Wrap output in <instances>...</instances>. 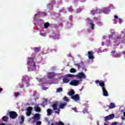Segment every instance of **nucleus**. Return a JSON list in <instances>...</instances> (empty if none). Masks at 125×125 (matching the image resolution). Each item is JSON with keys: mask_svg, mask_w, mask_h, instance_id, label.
<instances>
[{"mask_svg": "<svg viewBox=\"0 0 125 125\" xmlns=\"http://www.w3.org/2000/svg\"><path fill=\"white\" fill-rule=\"evenodd\" d=\"M27 65H28V68L30 69H36V62H34V58L29 57L28 58Z\"/></svg>", "mask_w": 125, "mask_h": 125, "instance_id": "obj_1", "label": "nucleus"}, {"mask_svg": "<svg viewBox=\"0 0 125 125\" xmlns=\"http://www.w3.org/2000/svg\"><path fill=\"white\" fill-rule=\"evenodd\" d=\"M76 78H78V79H80V80H82V79H86V76H85V75L83 72H79L78 73L77 75H76Z\"/></svg>", "mask_w": 125, "mask_h": 125, "instance_id": "obj_2", "label": "nucleus"}, {"mask_svg": "<svg viewBox=\"0 0 125 125\" xmlns=\"http://www.w3.org/2000/svg\"><path fill=\"white\" fill-rule=\"evenodd\" d=\"M95 83H96V84L99 83L100 86H101L102 89L103 88H105V82H104V81H99V80H96Z\"/></svg>", "mask_w": 125, "mask_h": 125, "instance_id": "obj_3", "label": "nucleus"}, {"mask_svg": "<svg viewBox=\"0 0 125 125\" xmlns=\"http://www.w3.org/2000/svg\"><path fill=\"white\" fill-rule=\"evenodd\" d=\"M9 116L11 119H16L18 114H17V113L15 111H11L9 112Z\"/></svg>", "mask_w": 125, "mask_h": 125, "instance_id": "obj_4", "label": "nucleus"}, {"mask_svg": "<svg viewBox=\"0 0 125 125\" xmlns=\"http://www.w3.org/2000/svg\"><path fill=\"white\" fill-rule=\"evenodd\" d=\"M80 83V80H72L70 83L69 84L70 85H74V86H77Z\"/></svg>", "mask_w": 125, "mask_h": 125, "instance_id": "obj_5", "label": "nucleus"}, {"mask_svg": "<svg viewBox=\"0 0 125 125\" xmlns=\"http://www.w3.org/2000/svg\"><path fill=\"white\" fill-rule=\"evenodd\" d=\"M71 98L74 101H75L76 102H78V101H80V95L78 94L74 95V96H72L71 97Z\"/></svg>", "mask_w": 125, "mask_h": 125, "instance_id": "obj_6", "label": "nucleus"}, {"mask_svg": "<svg viewBox=\"0 0 125 125\" xmlns=\"http://www.w3.org/2000/svg\"><path fill=\"white\" fill-rule=\"evenodd\" d=\"M111 54L113 57H115V58H119V57H121L122 55H121V53H117L116 54V51H113L111 52Z\"/></svg>", "mask_w": 125, "mask_h": 125, "instance_id": "obj_7", "label": "nucleus"}, {"mask_svg": "<svg viewBox=\"0 0 125 125\" xmlns=\"http://www.w3.org/2000/svg\"><path fill=\"white\" fill-rule=\"evenodd\" d=\"M87 21L88 23L90 24V28L92 30H94V23L92 22V21L90 20L89 19H87Z\"/></svg>", "mask_w": 125, "mask_h": 125, "instance_id": "obj_8", "label": "nucleus"}, {"mask_svg": "<svg viewBox=\"0 0 125 125\" xmlns=\"http://www.w3.org/2000/svg\"><path fill=\"white\" fill-rule=\"evenodd\" d=\"M88 58L90 60L94 59V56H93V51H88Z\"/></svg>", "mask_w": 125, "mask_h": 125, "instance_id": "obj_9", "label": "nucleus"}, {"mask_svg": "<svg viewBox=\"0 0 125 125\" xmlns=\"http://www.w3.org/2000/svg\"><path fill=\"white\" fill-rule=\"evenodd\" d=\"M122 39V35H120V36H119L118 37H117L115 41V43H116V44L118 45V44H119L120 43V40Z\"/></svg>", "mask_w": 125, "mask_h": 125, "instance_id": "obj_10", "label": "nucleus"}, {"mask_svg": "<svg viewBox=\"0 0 125 125\" xmlns=\"http://www.w3.org/2000/svg\"><path fill=\"white\" fill-rule=\"evenodd\" d=\"M47 76L49 79H53L55 77V73L54 72H49Z\"/></svg>", "mask_w": 125, "mask_h": 125, "instance_id": "obj_11", "label": "nucleus"}, {"mask_svg": "<svg viewBox=\"0 0 125 125\" xmlns=\"http://www.w3.org/2000/svg\"><path fill=\"white\" fill-rule=\"evenodd\" d=\"M41 115L39 113H36L34 115V117L32 119L35 120L36 121H39L40 119Z\"/></svg>", "mask_w": 125, "mask_h": 125, "instance_id": "obj_12", "label": "nucleus"}, {"mask_svg": "<svg viewBox=\"0 0 125 125\" xmlns=\"http://www.w3.org/2000/svg\"><path fill=\"white\" fill-rule=\"evenodd\" d=\"M34 110H35V112H38V113L41 112V111H42V109H41V107H39L38 105H35L34 106Z\"/></svg>", "mask_w": 125, "mask_h": 125, "instance_id": "obj_13", "label": "nucleus"}, {"mask_svg": "<svg viewBox=\"0 0 125 125\" xmlns=\"http://www.w3.org/2000/svg\"><path fill=\"white\" fill-rule=\"evenodd\" d=\"M115 19L116 20V21L119 22V23L122 24V22H123V19L119 18V17L117 15L114 16Z\"/></svg>", "mask_w": 125, "mask_h": 125, "instance_id": "obj_14", "label": "nucleus"}, {"mask_svg": "<svg viewBox=\"0 0 125 125\" xmlns=\"http://www.w3.org/2000/svg\"><path fill=\"white\" fill-rule=\"evenodd\" d=\"M102 90L104 96H108V95H109L108 91H107V90H106L105 88H103Z\"/></svg>", "mask_w": 125, "mask_h": 125, "instance_id": "obj_15", "label": "nucleus"}, {"mask_svg": "<svg viewBox=\"0 0 125 125\" xmlns=\"http://www.w3.org/2000/svg\"><path fill=\"white\" fill-rule=\"evenodd\" d=\"M62 83H70V80L67 78H63L62 79Z\"/></svg>", "mask_w": 125, "mask_h": 125, "instance_id": "obj_16", "label": "nucleus"}, {"mask_svg": "<svg viewBox=\"0 0 125 125\" xmlns=\"http://www.w3.org/2000/svg\"><path fill=\"white\" fill-rule=\"evenodd\" d=\"M67 94L72 97V96H74V94H75V91H74V90L71 89L69 92H67Z\"/></svg>", "mask_w": 125, "mask_h": 125, "instance_id": "obj_17", "label": "nucleus"}, {"mask_svg": "<svg viewBox=\"0 0 125 125\" xmlns=\"http://www.w3.org/2000/svg\"><path fill=\"white\" fill-rule=\"evenodd\" d=\"M110 32L112 34V35H110V39H113V38H114V37L116 36V34H115V31L113 29H111Z\"/></svg>", "mask_w": 125, "mask_h": 125, "instance_id": "obj_18", "label": "nucleus"}, {"mask_svg": "<svg viewBox=\"0 0 125 125\" xmlns=\"http://www.w3.org/2000/svg\"><path fill=\"white\" fill-rule=\"evenodd\" d=\"M29 81H30V79L27 75H25L22 79L23 82H28Z\"/></svg>", "mask_w": 125, "mask_h": 125, "instance_id": "obj_19", "label": "nucleus"}, {"mask_svg": "<svg viewBox=\"0 0 125 125\" xmlns=\"http://www.w3.org/2000/svg\"><path fill=\"white\" fill-rule=\"evenodd\" d=\"M67 105V103H63V104H61L59 106V109H64V107Z\"/></svg>", "mask_w": 125, "mask_h": 125, "instance_id": "obj_20", "label": "nucleus"}, {"mask_svg": "<svg viewBox=\"0 0 125 125\" xmlns=\"http://www.w3.org/2000/svg\"><path fill=\"white\" fill-rule=\"evenodd\" d=\"M46 112L47 113V116H51V114H52V110L50 108H48Z\"/></svg>", "mask_w": 125, "mask_h": 125, "instance_id": "obj_21", "label": "nucleus"}, {"mask_svg": "<svg viewBox=\"0 0 125 125\" xmlns=\"http://www.w3.org/2000/svg\"><path fill=\"white\" fill-rule=\"evenodd\" d=\"M33 49L36 53H37V52H39V51H41L40 47H35L33 48Z\"/></svg>", "mask_w": 125, "mask_h": 125, "instance_id": "obj_22", "label": "nucleus"}, {"mask_svg": "<svg viewBox=\"0 0 125 125\" xmlns=\"http://www.w3.org/2000/svg\"><path fill=\"white\" fill-rule=\"evenodd\" d=\"M116 107V104L114 103H111L110 104V109H113Z\"/></svg>", "mask_w": 125, "mask_h": 125, "instance_id": "obj_23", "label": "nucleus"}, {"mask_svg": "<svg viewBox=\"0 0 125 125\" xmlns=\"http://www.w3.org/2000/svg\"><path fill=\"white\" fill-rule=\"evenodd\" d=\"M38 15H43V16H46V15H47V13H45V12H39L38 13Z\"/></svg>", "mask_w": 125, "mask_h": 125, "instance_id": "obj_24", "label": "nucleus"}, {"mask_svg": "<svg viewBox=\"0 0 125 125\" xmlns=\"http://www.w3.org/2000/svg\"><path fill=\"white\" fill-rule=\"evenodd\" d=\"M104 121V122H106V123H107V121H110V115H109L105 117Z\"/></svg>", "mask_w": 125, "mask_h": 125, "instance_id": "obj_25", "label": "nucleus"}, {"mask_svg": "<svg viewBox=\"0 0 125 125\" xmlns=\"http://www.w3.org/2000/svg\"><path fill=\"white\" fill-rule=\"evenodd\" d=\"M78 67H79V68H84V65L83 62H81L80 65H78Z\"/></svg>", "mask_w": 125, "mask_h": 125, "instance_id": "obj_26", "label": "nucleus"}, {"mask_svg": "<svg viewBox=\"0 0 125 125\" xmlns=\"http://www.w3.org/2000/svg\"><path fill=\"white\" fill-rule=\"evenodd\" d=\"M66 78H73V77H75V75L71 74H66L65 75Z\"/></svg>", "mask_w": 125, "mask_h": 125, "instance_id": "obj_27", "label": "nucleus"}, {"mask_svg": "<svg viewBox=\"0 0 125 125\" xmlns=\"http://www.w3.org/2000/svg\"><path fill=\"white\" fill-rule=\"evenodd\" d=\"M2 119L4 122H7V121H8V117L5 116L2 117Z\"/></svg>", "mask_w": 125, "mask_h": 125, "instance_id": "obj_28", "label": "nucleus"}, {"mask_svg": "<svg viewBox=\"0 0 125 125\" xmlns=\"http://www.w3.org/2000/svg\"><path fill=\"white\" fill-rule=\"evenodd\" d=\"M69 72L70 73H76V72H77V70H76V69H75L74 68H72L70 69Z\"/></svg>", "mask_w": 125, "mask_h": 125, "instance_id": "obj_29", "label": "nucleus"}, {"mask_svg": "<svg viewBox=\"0 0 125 125\" xmlns=\"http://www.w3.org/2000/svg\"><path fill=\"white\" fill-rule=\"evenodd\" d=\"M49 26V23H48V22H45L44 24V28L45 29H47V28H48Z\"/></svg>", "mask_w": 125, "mask_h": 125, "instance_id": "obj_30", "label": "nucleus"}, {"mask_svg": "<svg viewBox=\"0 0 125 125\" xmlns=\"http://www.w3.org/2000/svg\"><path fill=\"white\" fill-rule=\"evenodd\" d=\"M103 12L104 13H105V14L108 13L109 12V9L107 8H104L103 10Z\"/></svg>", "mask_w": 125, "mask_h": 125, "instance_id": "obj_31", "label": "nucleus"}, {"mask_svg": "<svg viewBox=\"0 0 125 125\" xmlns=\"http://www.w3.org/2000/svg\"><path fill=\"white\" fill-rule=\"evenodd\" d=\"M52 107H53L54 110H57V104H53L52 105Z\"/></svg>", "mask_w": 125, "mask_h": 125, "instance_id": "obj_32", "label": "nucleus"}, {"mask_svg": "<svg viewBox=\"0 0 125 125\" xmlns=\"http://www.w3.org/2000/svg\"><path fill=\"white\" fill-rule=\"evenodd\" d=\"M67 9H68V11H69V12H73L74 11V9H73V8H72V6H71L70 7H68L67 8Z\"/></svg>", "mask_w": 125, "mask_h": 125, "instance_id": "obj_33", "label": "nucleus"}, {"mask_svg": "<svg viewBox=\"0 0 125 125\" xmlns=\"http://www.w3.org/2000/svg\"><path fill=\"white\" fill-rule=\"evenodd\" d=\"M59 37H60V35L59 34H57L53 37V39H54V40H57L59 39Z\"/></svg>", "mask_w": 125, "mask_h": 125, "instance_id": "obj_34", "label": "nucleus"}, {"mask_svg": "<svg viewBox=\"0 0 125 125\" xmlns=\"http://www.w3.org/2000/svg\"><path fill=\"white\" fill-rule=\"evenodd\" d=\"M57 92H61L63 91V88L62 87H60L57 89Z\"/></svg>", "mask_w": 125, "mask_h": 125, "instance_id": "obj_35", "label": "nucleus"}, {"mask_svg": "<svg viewBox=\"0 0 125 125\" xmlns=\"http://www.w3.org/2000/svg\"><path fill=\"white\" fill-rule=\"evenodd\" d=\"M33 110V107L31 106H29L27 107V112H32V110Z\"/></svg>", "mask_w": 125, "mask_h": 125, "instance_id": "obj_36", "label": "nucleus"}, {"mask_svg": "<svg viewBox=\"0 0 125 125\" xmlns=\"http://www.w3.org/2000/svg\"><path fill=\"white\" fill-rule=\"evenodd\" d=\"M21 121L20 122V124H23V123H24V116L23 115H21Z\"/></svg>", "mask_w": 125, "mask_h": 125, "instance_id": "obj_37", "label": "nucleus"}, {"mask_svg": "<svg viewBox=\"0 0 125 125\" xmlns=\"http://www.w3.org/2000/svg\"><path fill=\"white\" fill-rule=\"evenodd\" d=\"M115 118V114H112L110 115V120H113Z\"/></svg>", "mask_w": 125, "mask_h": 125, "instance_id": "obj_38", "label": "nucleus"}, {"mask_svg": "<svg viewBox=\"0 0 125 125\" xmlns=\"http://www.w3.org/2000/svg\"><path fill=\"white\" fill-rule=\"evenodd\" d=\"M63 101H66V102H67V101H69V99H68V97L66 96H64L63 98Z\"/></svg>", "mask_w": 125, "mask_h": 125, "instance_id": "obj_39", "label": "nucleus"}, {"mask_svg": "<svg viewBox=\"0 0 125 125\" xmlns=\"http://www.w3.org/2000/svg\"><path fill=\"white\" fill-rule=\"evenodd\" d=\"M32 114V112H31V111H27V112H26V116H27V117H29V116H31V114Z\"/></svg>", "mask_w": 125, "mask_h": 125, "instance_id": "obj_40", "label": "nucleus"}, {"mask_svg": "<svg viewBox=\"0 0 125 125\" xmlns=\"http://www.w3.org/2000/svg\"><path fill=\"white\" fill-rule=\"evenodd\" d=\"M96 13H101L102 12V10L100 9H97L96 11Z\"/></svg>", "mask_w": 125, "mask_h": 125, "instance_id": "obj_41", "label": "nucleus"}, {"mask_svg": "<svg viewBox=\"0 0 125 125\" xmlns=\"http://www.w3.org/2000/svg\"><path fill=\"white\" fill-rule=\"evenodd\" d=\"M83 113L84 114H85V113H87V108H84V109L83 110Z\"/></svg>", "mask_w": 125, "mask_h": 125, "instance_id": "obj_42", "label": "nucleus"}, {"mask_svg": "<svg viewBox=\"0 0 125 125\" xmlns=\"http://www.w3.org/2000/svg\"><path fill=\"white\" fill-rule=\"evenodd\" d=\"M42 125V122L41 121H37L36 122V125Z\"/></svg>", "mask_w": 125, "mask_h": 125, "instance_id": "obj_43", "label": "nucleus"}, {"mask_svg": "<svg viewBox=\"0 0 125 125\" xmlns=\"http://www.w3.org/2000/svg\"><path fill=\"white\" fill-rule=\"evenodd\" d=\"M19 86L21 87V88H23V87H24V84H19Z\"/></svg>", "mask_w": 125, "mask_h": 125, "instance_id": "obj_44", "label": "nucleus"}, {"mask_svg": "<svg viewBox=\"0 0 125 125\" xmlns=\"http://www.w3.org/2000/svg\"><path fill=\"white\" fill-rule=\"evenodd\" d=\"M20 93H19V92H17V93H15V96L16 97H17L19 95H20Z\"/></svg>", "mask_w": 125, "mask_h": 125, "instance_id": "obj_45", "label": "nucleus"}, {"mask_svg": "<svg viewBox=\"0 0 125 125\" xmlns=\"http://www.w3.org/2000/svg\"><path fill=\"white\" fill-rule=\"evenodd\" d=\"M91 14H92V15H94V14H95V12L92 10L91 11Z\"/></svg>", "mask_w": 125, "mask_h": 125, "instance_id": "obj_46", "label": "nucleus"}, {"mask_svg": "<svg viewBox=\"0 0 125 125\" xmlns=\"http://www.w3.org/2000/svg\"><path fill=\"white\" fill-rule=\"evenodd\" d=\"M81 11H82V9H81V8L77 9V12L78 13L81 12Z\"/></svg>", "mask_w": 125, "mask_h": 125, "instance_id": "obj_47", "label": "nucleus"}, {"mask_svg": "<svg viewBox=\"0 0 125 125\" xmlns=\"http://www.w3.org/2000/svg\"><path fill=\"white\" fill-rule=\"evenodd\" d=\"M44 102H45V103H47V102H48V99H45L44 100Z\"/></svg>", "mask_w": 125, "mask_h": 125, "instance_id": "obj_48", "label": "nucleus"}, {"mask_svg": "<svg viewBox=\"0 0 125 125\" xmlns=\"http://www.w3.org/2000/svg\"><path fill=\"white\" fill-rule=\"evenodd\" d=\"M110 8H111V9H113V8H114V5H113V4H110Z\"/></svg>", "mask_w": 125, "mask_h": 125, "instance_id": "obj_49", "label": "nucleus"}, {"mask_svg": "<svg viewBox=\"0 0 125 125\" xmlns=\"http://www.w3.org/2000/svg\"><path fill=\"white\" fill-rule=\"evenodd\" d=\"M73 20V17L72 16H69V20Z\"/></svg>", "mask_w": 125, "mask_h": 125, "instance_id": "obj_50", "label": "nucleus"}, {"mask_svg": "<svg viewBox=\"0 0 125 125\" xmlns=\"http://www.w3.org/2000/svg\"><path fill=\"white\" fill-rule=\"evenodd\" d=\"M117 122H113V123H112V125H117Z\"/></svg>", "mask_w": 125, "mask_h": 125, "instance_id": "obj_51", "label": "nucleus"}, {"mask_svg": "<svg viewBox=\"0 0 125 125\" xmlns=\"http://www.w3.org/2000/svg\"><path fill=\"white\" fill-rule=\"evenodd\" d=\"M55 113H56V114H59L60 112L59 111H55Z\"/></svg>", "mask_w": 125, "mask_h": 125, "instance_id": "obj_52", "label": "nucleus"}, {"mask_svg": "<svg viewBox=\"0 0 125 125\" xmlns=\"http://www.w3.org/2000/svg\"><path fill=\"white\" fill-rule=\"evenodd\" d=\"M3 89L2 88H0V92H1L2 91Z\"/></svg>", "mask_w": 125, "mask_h": 125, "instance_id": "obj_53", "label": "nucleus"}, {"mask_svg": "<svg viewBox=\"0 0 125 125\" xmlns=\"http://www.w3.org/2000/svg\"><path fill=\"white\" fill-rule=\"evenodd\" d=\"M108 110H109V109H110V105H109L108 106ZM108 110L107 109H105L106 111H108Z\"/></svg>", "mask_w": 125, "mask_h": 125, "instance_id": "obj_54", "label": "nucleus"}, {"mask_svg": "<svg viewBox=\"0 0 125 125\" xmlns=\"http://www.w3.org/2000/svg\"><path fill=\"white\" fill-rule=\"evenodd\" d=\"M39 82H42V79H40L39 80Z\"/></svg>", "mask_w": 125, "mask_h": 125, "instance_id": "obj_55", "label": "nucleus"}, {"mask_svg": "<svg viewBox=\"0 0 125 125\" xmlns=\"http://www.w3.org/2000/svg\"><path fill=\"white\" fill-rule=\"evenodd\" d=\"M73 110L75 111V112H76V111H77V108H73Z\"/></svg>", "mask_w": 125, "mask_h": 125, "instance_id": "obj_56", "label": "nucleus"}, {"mask_svg": "<svg viewBox=\"0 0 125 125\" xmlns=\"http://www.w3.org/2000/svg\"><path fill=\"white\" fill-rule=\"evenodd\" d=\"M122 120H125V117H122Z\"/></svg>", "mask_w": 125, "mask_h": 125, "instance_id": "obj_57", "label": "nucleus"}, {"mask_svg": "<svg viewBox=\"0 0 125 125\" xmlns=\"http://www.w3.org/2000/svg\"><path fill=\"white\" fill-rule=\"evenodd\" d=\"M0 125H5L4 123H1Z\"/></svg>", "mask_w": 125, "mask_h": 125, "instance_id": "obj_58", "label": "nucleus"}, {"mask_svg": "<svg viewBox=\"0 0 125 125\" xmlns=\"http://www.w3.org/2000/svg\"><path fill=\"white\" fill-rule=\"evenodd\" d=\"M104 125H108V124H107V122L106 123H104Z\"/></svg>", "mask_w": 125, "mask_h": 125, "instance_id": "obj_59", "label": "nucleus"}, {"mask_svg": "<svg viewBox=\"0 0 125 125\" xmlns=\"http://www.w3.org/2000/svg\"><path fill=\"white\" fill-rule=\"evenodd\" d=\"M114 24H117V22L116 21H114Z\"/></svg>", "mask_w": 125, "mask_h": 125, "instance_id": "obj_60", "label": "nucleus"}, {"mask_svg": "<svg viewBox=\"0 0 125 125\" xmlns=\"http://www.w3.org/2000/svg\"><path fill=\"white\" fill-rule=\"evenodd\" d=\"M51 125H54V124L53 123H52Z\"/></svg>", "mask_w": 125, "mask_h": 125, "instance_id": "obj_61", "label": "nucleus"}]
</instances>
